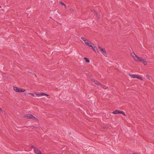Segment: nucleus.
I'll list each match as a JSON object with an SVG mask.
<instances>
[{"label": "nucleus", "mask_w": 154, "mask_h": 154, "mask_svg": "<svg viewBox=\"0 0 154 154\" xmlns=\"http://www.w3.org/2000/svg\"><path fill=\"white\" fill-rule=\"evenodd\" d=\"M138 59H136L135 60L138 62H143V61L144 59L142 58V57H138Z\"/></svg>", "instance_id": "nucleus-5"}, {"label": "nucleus", "mask_w": 154, "mask_h": 154, "mask_svg": "<svg viewBox=\"0 0 154 154\" xmlns=\"http://www.w3.org/2000/svg\"><path fill=\"white\" fill-rule=\"evenodd\" d=\"M29 95H32L33 96H34V94L32 93H29Z\"/></svg>", "instance_id": "nucleus-23"}, {"label": "nucleus", "mask_w": 154, "mask_h": 154, "mask_svg": "<svg viewBox=\"0 0 154 154\" xmlns=\"http://www.w3.org/2000/svg\"><path fill=\"white\" fill-rule=\"evenodd\" d=\"M13 89L15 91L18 92H20V88H19L18 87H14Z\"/></svg>", "instance_id": "nucleus-6"}, {"label": "nucleus", "mask_w": 154, "mask_h": 154, "mask_svg": "<svg viewBox=\"0 0 154 154\" xmlns=\"http://www.w3.org/2000/svg\"><path fill=\"white\" fill-rule=\"evenodd\" d=\"M34 152L37 154H41L40 150L38 149L35 148L34 149Z\"/></svg>", "instance_id": "nucleus-3"}, {"label": "nucleus", "mask_w": 154, "mask_h": 154, "mask_svg": "<svg viewBox=\"0 0 154 154\" xmlns=\"http://www.w3.org/2000/svg\"><path fill=\"white\" fill-rule=\"evenodd\" d=\"M94 83L100 86L101 84L98 81L96 80L94 81Z\"/></svg>", "instance_id": "nucleus-7"}, {"label": "nucleus", "mask_w": 154, "mask_h": 154, "mask_svg": "<svg viewBox=\"0 0 154 154\" xmlns=\"http://www.w3.org/2000/svg\"><path fill=\"white\" fill-rule=\"evenodd\" d=\"M45 94V93L42 92V93H40L38 94H36L37 96H41V95H44Z\"/></svg>", "instance_id": "nucleus-13"}, {"label": "nucleus", "mask_w": 154, "mask_h": 154, "mask_svg": "<svg viewBox=\"0 0 154 154\" xmlns=\"http://www.w3.org/2000/svg\"><path fill=\"white\" fill-rule=\"evenodd\" d=\"M137 78L138 79H141V80H142V78L141 76H138L137 75Z\"/></svg>", "instance_id": "nucleus-19"}, {"label": "nucleus", "mask_w": 154, "mask_h": 154, "mask_svg": "<svg viewBox=\"0 0 154 154\" xmlns=\"http://www.w3.org/2000/svg\"><path fill=\"white\" fill-rule=\"evenodd\" d=\"M85 44H86V45H87L89 47H92V45H90L88 42H85Z\"/></svg>", "instance_id": "nucleus-12"}, {"label": "nucleus", "mask_w": 154, "mask_h": 154, "mask_svg": "<svg viewBox=\"0 0 154 154\" xmlns=\"http://www.w3.org/2000/svg\"><path fill=\"white\" fill-rule=\"evenodd\" d=\"M119 111L117 110H116L115 111H114V112H113L112 113L113 114H119Z\"/></svg>", "instance_id": "nucleus-9"}, {"label": "nucleus", "mask_w": 154, "mask_h": 154, "mask_svg": "<svg viewBox=\"0 0 154 154\" xmlns=\"http://www.w3.org/2000/svg\"><path fill=\"white\" fill-rule=\"evenodd\" d=\"M142 62L144 65H146L147 64V62L144 59L143 61Z\"/></svg>", "instance_id": "nucleus-17"}, {"label": "nucleus", "mask_w": 154, "mask_h": 154, "mask_svg": "<svg viewBox=\"0 0 154 154\" xmlns=\"http://www.w3.org/2000/svg\"><path fill=\"white\" fill-rule=\"evenodd\" d=\"M32 147L34 149L35 148V146L33 145H32Z\"/></svg>", "instance_id": "nucleus-27"}, {"label": "nucleus", "mask_w": 154, "mask_h": 154, "mask_svg": "<svg viewBox=\"0 0 154 154\" xmlns=\"http://www.w3.org/2000/svg\"><path fill=\"white\" fill-rule=\"evenodd\" d=\"M32 75H35V77H37L36 75L35 74V73H32Z\"/></svg>", "instance_id": "nucleus-25"}, {"label": "nucleus", "mask_w": 154, "mask_h": 154, "mask_svg": "<svg viewBox=\"0 0 154 154\" xmlns=\"http://www.w3.org/2000/svg\"><path fill=\"white\" fill-rule=\"evenodd\" d=\"M133 78H137V75L135 74H132L130 75Z\"/></svg>", "instance_id": "nucleus-10"}, {"label": "nucleus", "mask_w": 154, "mask_h": 154, "mask_svg": "<svg viewBox=\"0 0 154 154\" xmlns=\"http://www.w3.org/2000/svg\"><path fill=\"white\" fill-rule=\"evenodd\" d=\"M59 3L61 5H64L65 7L66 6V5L65 4H64V3H63L62 2H61V1H60L59 2Z\"/></svg>", "instance_id": "nucleus-15"}, {"label": "nucleus", "mask_w": 154, "mask_h": 154, "mask_svg": "<svg viewBox=\"0 0 154 154\" xmlns=\"http://www.w3.org/2000/svg\"><path fill=\"white\" fill-rule=\"evenodd\" d=\"M88 41V40L85 39V41H84L85 42H85H87L86 41Z\"/></svg>", "instance_id": "nucleus-30"}, {"label": "nucleus", "mask_w": 154, "mask_h": 154, "mask_svg": "<svg viewBox=\"0 0 154 154\" xmlns=\"http://www.w3.org/2000/svg\"><path fill=\"white\" fill-rule=\"evenodd\" d=\"M92 47V49H93V50L95 52H96V49H97V48H95V47H94L92 45V47Z\"/></svg>", "instance_id": "nucleus-18"}, {"label": "nucleus", "mask_w": 154, "mask_h": 154, "mask_svg": "<svg viewBox=\"0 0 154 154\" xmlns=\"http://www.w3.org/2000/svg\"><path fill=\"white\" fill-rule=\"evenodd\" d=\"M98 47L99 49L101 51L102 53L106 57V52L105 51V49L102 48L99 46H98Z\"/></svg>", "instance_id": "nucleus-2"}, {"label": "nucleus", "mask_w": 154, "mask_h": 154, "mask_svg": "<svg viewBox=\"0 0 154 154\" xmlns=\"http://www.w3.org/2000/svg\"><path fill=\"white\" fill-rule=\"evenodd\" d=\"M131 55L134 59L135 60L136 59H138V57L134 53L132 52L131 53Z\"/></svg>", "instance_id": "nucleus-4"}, {"label": "nucleus", "mask_w": 154, "mask_h": 154, "mask_svg": "<svg viewBox=\"0 0 154 154\" xmlns=\"http://www.w3.org/2000/svg\"><path fill=\"white\" fill-rule=\"evenodd\" d=\"M81 38L82 40L83 41H85V38L83 37H82Z\"/></svg>", "instance_id": "nucleus-22"}, {"label": "nucleus", "mask_w": 154, "mask_h": 154, "mask_svg": "<svg viewBox=\"0 0 154 154\" xmlns=\"http://www.w3.org/2000/svg\"><path fill=\"white\" fill-rule=\"evenodd\" d=\"M25 117L26 118L28 119H33L35 120L38 119L37 118L33 116L32 115L30 114H27L24 115Z\"/></svg>", "instance_id": "nucleus-1"}, {"label": "nucleus", "mask_w": 154, "mask_h": 154, "mask_svg": "<svg viewBox=\"0 0 154 154\" xmlns=\"http://www.w3.org/2000/svg\"><path fill=\"white\" fill-rule=\"evenodd\" d=\"M44 95H46V96H49V95L48 94H46L45 93V94Z\"/></svg>", "instance_id": "nucleus-28"}, {"label": "nucleus", "mask_w": 154, "mask_h": 154, "mask_svg": "<svg viewBox=\"0 0 154 154\" xmlns=\"http://www.w3.org/2000/svg\"><path fill=\"white\" fill-rule=\"evenodd\" d=\"M91 43L92 44V45H94V44L93 43Z\"/></svg>", "instance_id": "nucleus-32"}, {"label": "nucleus", "mask_w": 154, "mask_h": 154, "mask_svg": "<svg viewBox=\"0 0 154 154\" xmlns=\"http://www.w3.org/2000/svg\"><path fill=\"white\" fill-rule=\"evenodd\" d=\"M94 12L95 14L96 15V17H97V15H98V14L97 13V12L96 11L94 10Z\"/></svg>", "instance_id": "nucleus-20"}, {"label": "nucleus", "mask_w": 154, "mask_h": 154, "mask_svg": "<svg viewBox=\"0 0 154 154\" xmlns=\"http://www.w3.org/2000/svg\"><path fill=\"white\" fill-rule=\"evenodd\" d=\"M0 110L2 111V109L0 108Z\"/></svg>", "instance_id": "nucleus-31"}, {"label": "nucleus", "mask_w": 154, "mask_h": 154, "mask_svg": "<svg viewBox=\"0 0 154 154\" xmlns=\"http://www.w3.org/2000/svg\"><path fill=\"white\" fill-rule=\"evenodd\" d=\"M100 86L102 88H103L104 89H106L108 88V87L107 86L102 84H101Z\"/></svg>", "instance_id": "nucleus-8"}, {"label": "nucleus", "mask_w": 154, "mask_h": 154, "mask_svg": "<svg viewBox=\"0 0 154 154\" xmlns=\"http://www.w3.org/2000/svg\"><path fill=\"white\" fill-rule=\"evenodd\" d=\"M25 91H26V90L25 89H21L20 88V92H24Z\"/></svg>", "instance_id": "nucleus-16"}, {"label": "nucleus", "mask_w": 154, "mask_h": 154, "mask_svg": "<svg viewBox=\"0 0 154 154\" xmlns=\"http://www.w3.org/2000/svg\"><path fill=\"white\" fill-rule=\"evenodd\" d=\"M91 80L92 81V82H94V81H95V80H94V79H91Z\"/></svg>", "instance_id": "nucleus-26"}, {"label": "nucleus", "mask_w": 154, "mask_h": 154, "mask_svg": "<svg viewBox=\"0 0 154 154\" xmlns=\"http://www.w3.org/2000/svg\"><path fill=\"white\" fill-rule=\"evenodd\" d=\"M146 77L148 79H149V80H150V76L149 75H146Z\"/></svg>", "instance_id": "nucleus-21"}, {"label": "nucleus", "mask_w": 154, "mask_h": 154, "mask_svg": "<svg viewBox=\"0 0 154 154\" xmlns=\"http://www.w3.org/2000/svg\"><path fill=\"white\" fill-rule=\"evenodd\" d=\"M84 59L85 60L86 62L87 63H89L90 62L89 60L86 57H84Z\"/></svg>", "instance_id": "nucleus-11"}, {"label": "nucleus", "mask_w": 154, "mask_h": 154, "mask_svg": "<svg viewBox=\"0 0 154 154\" xmlns=\"http://www.w3.org/2000/svg\"><path fill=\"white\" fill-rule=\"evenodd\" d=\"M70 11H74V9L72 8H71L70 9Z\"/></svg>", "instance_id": "nucleus-24"}, {"label": "nucleus", "mask_w": 154, "mask_h": 154, "mask_svg": "<svg viewBox=\"0 0 154 154\" xmlns=\"http://www.w3.org/2000/svg\"><path fill=\"white\" fill-rule=\"evenodd\" d=\"M121 114L124 115V116H125V114L124 112L122 111H119V114Z\"/></svg>", "instance_id": "nucleus-14"}, {"label": "nucleus", "mask_w": 154, "mask_h": 154, "mask_svg": "<svg viewBox=\"0 0 154 154\" xmlns=\"http://www.w3.org/2000/svg\"><path fill=\"white\" fill-rule=\"evenodd\" d=\"M98 18H100V16L99 15V14H98V15H97V17Z\"/></svg>", "instance_id": "nucleus-29"}]
</instances>
